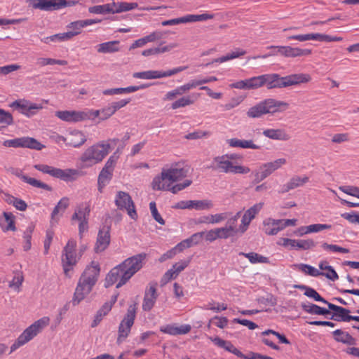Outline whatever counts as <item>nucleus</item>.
<instances>
[{
    "instance_id": "nucleus-1",
    "label": "nucleus",
    "mask_w": 359,
    "mask_h": 359,
    "mask_svg": "<svg viewBox=\"0 0 359 359\" xmlns=\"http://www.w3.org/2000/svg\"><path fill=\"white\" fill-rule=\"evenodd\" d=\"M147 257L144 252L139 253L126 259L121 264L110 270L105 278V287L117 283L116 288L125 285L144 265Z\"/></svg>"
},
{
    "instance_id": "nucleus-2",
    "label": "nucleus",
    "mask_w": 359,
    "mask_h": 359,
    "mask_svg": "<svg viewBox=\"0 0 359 359\" xmlns=\"http://www.w3.org/2000/svg\"><path fill=\"white\" fill-rule=\"evenodd\" d=\"M100 272V266L98 262H91L79 279L75 292L74 293L72 304L78 305L85 297L90 294L93 287L97 282Z\"/></svg>"
},
{
    "instance_id": "nucleus-3",
    "label": "nucleus",
    "mask_w": 359,
    "mask_h": 359,
    "mask_svg": "<svg viewBox=\"0 0 359 359\" xmlns=\"http://www.w3.org/2000/svg\"><path fill=\"white\" fill-rule=\"evenodd\" d=\"M263 75V86L267 89L283 88L291 86L306 83L311 80L308 74H293L285 76H280L278 74H266Z\"/></svg>"
},
{
    "instance_id": "nucleus-4",
    "label": "nucleus",
    "mask_w": 359,
    "mask_h": 359,
    "mask_svg": "<svg viewBox=\"0 0 359 359\" xmlns=\"http://www.w3.org/2000/svg\"><path fill=\"white\" fill-rule=\"evenodd\" d=\"M287 102L269 98L260 102L255 106L250 107L247 111V116L250 118H259L266 114H274L285 110L288 108Z\"/></svg>"
},
{
    "instance_id": "nucleus-5",
    "label": "nucleus",
    "mask_w": 359,
    "mask_h": 359,
    "mask_svg": "<svg viewBox=\"0 0 359 359\" xmlns=\"http://www.w3.org/2000/svg\"><path fill=\"white\" fill-rule=\"evenodd\" d=\"M111 144L101 142L89 147L81 156L84 167H91L101 162L107 156Z\"/></svg>"
},
{
    "instance_id": "nucleus-6",
    "label": "nucleus",
    "mask_w": 359,
    "mask_h": 359,
    "mask_svg": "<svg viewBox=\"0 0 359 359\" xmlns=\"http://www.w3.org/2000/svg\"><path fill=\"white\" fill-rule=\"evenodd\" d=\"M50 323L48 317H43L35 321L33 324L26 328L23 332L18 337L17 340L11 346V352L15 351L21 346L25 344L39 333H40L44 327L48 326Z\"/></svg>"
},
{
    "instance_id": "nucleus-7",
    "label": "nucleus",
    "mask_w": 359,
    "mask_h": 359,
    "mask_svg": "<svg viewBox=\"0 0 359 359\" xmlns=\"http://www.w3.org/2000/svg\"><path fill=\"white\" fill-rule=\"evenodd\" d=\"M76 241L69 239L62 250L61 261L64 273L67 276H69V272L73 270L79 259V257H76Z\"/></svg>"
},
{
    "instance_id": "nucleus-8",
    "label": "nucleus",
    "mask_w": 359,
    "mask_h": 359,
    "mask_svg": "<svg viewBox=\"0 0 359 359\" xmlns=\"http://www.w3.org/2000/svg\"><path fill=\"white\" fill-rule=\"evenodd\" d=\"M137 304L135 303L128 306L127 313L118 326V336L117 343H122L130 332L136 316Z\"/></svg>"
},
{
    "instance_id": "nucleus-9",
    "label": "nucleus",
    "mask_w": 359,
    "mask_h": 359,
    "mask_svg": "<svg viewBox=\"0 0 359 359\" xmlns=\"http://www.w3.org/2000/svg\"><path fill=\"white\" fill-rule=\"evenodd\" d=\"M34 168L43 173L48 174L53 177L58 178L66 182L74 180V176L77 174V170L74 169L62 170L46 164H36L34 165Z\"/></svg>"
},
{
    "instance_id": "nucleus-10",
    "label": "nucleus",
    "mask_w": 359,
    "mask_h": 359,
    "mask_svg": "<svg viewBox=\"0 0 359 359\" xmlns=\"http://www.w3.org/2000/svg\"><path fill=\"white\" fill-rule=\"evenodd\" d=\"M226 155L216 156L213 161L217 163V168L221 172L225 173L233 174H247L250 172V169L243 165H234L233 163L226 158Z\"/></svg>"
},
{
    "instance_id": "nucleus-11",
    "label": "nucleus",
    "mask_w": 359,
    "mask_h": 359,
    "mask_svg": "<svg viewBox=\"0 0 359 359\" xmlns=\"http://www.w3.org/2000/svg\"><path fill=\"white\" fill-rule=\"evenodd\" d=\"M3 145L6 147L28 148L37 151H40L45 147V146L37 140L30 137H22L13 140H7L4 142Z\"/></svg>"
},
{
    "instance_id": "nucleus-12",
    "label": "nucleus",
    "mask_w": 359,
    "mask_h": 359,
    "mask_svg": "<svg viewBox=\"0 0 359 359\" xmlns=\"http://www.w3.org/2000/svg\"><path fill=\"white\" fill-rule=\"evenodd\" d=\"M210 339L218 347L224 348L228 352H230L237 357L242 359H258L259 353L249 352L248 354H243L238 348H236L230 341L224 340L219 337H210Z\"/></svg>"
},
{
    "instance_id": "nucleus-13",
    "label": "nucleus",
    "mask_w": 359,
    "mask_h": 359,
    "mask_svg": "<svg viewBox=\"0 0 359 359\" xmlns=\"http://www.w3.org/2000/svg\"><path fill=\"white\" fill-rule=\"evenodd\" d=\"M188 68L187 66H180L168 71H156L149 70L145 72H135L133 74V77L142 79H160L163 77L171 76L177 74Z\"/></svg>"
},
{
    "instance_id": "nucleus-14",
    "label": "nucleus",
    "mask_w": 359,
    "mask_h": 359,
    "mask_svg": "<svg viewBox=\"0 0 359 359\" xmlns=\"http://www.w3.org/2000/svg\"><path fill=\"white\" fill-rule=\"evenodd\" d=\"M115 204L120 210H126L128 215L132 219H136L137 214L135 210V204L129 194L119 191L116 194Z\"/></svg>"
},
{
    "instance_id": "nucleus-15",
    "label": "nucleus",
    "mask_w": 359,
    "mask_h": 359,
    "mask_svg": "<svg viewBox=\"0 0 359 359\" xmlns=\"http://www.w3.org/2000/svg\"><path fill=\"white\" fill-rule=\"evenodd\" d=\"M327 306L330 311H333L332 313H331L330 317L327 316L330 320L338 322H349L351 320L359 322V316L349 315L351 311L348 309L335 305L330 302H329Z\"/></svg>"
},
{
    "instance_id": "nucleus-16",
    "label": "nucleus",
    "mask_w": 359,
    "mask_h": 359,
    "mask_svg": "<svg viewBox=\"0 0 359 359\" xmlns=\"http://www.w3.org/2000/svg\"><path fill=\"white\" fill-rule=\"evenodd\" d=\"M190 167L183 163H177L168 169H164L168 177V181L175 182L186 177Z\"/></svg>"
},
{
    "instance_id": "nucleus-17",
    "label": "nucleus",
    "mask_w": 359,
    "mask_h": 359,
    "mask_svg": "<svg viewBox=\"0 0 359 359\" xmlns=\"http://www.w3.org/2000/svg\"><path fill=\"white\" fill-rule=\"evenodd\" d=\"M110 238V226H103L99 230L94 251L96 253L104 251L109 245Z\"/></svg>"
},
{
    "instance_id": "nucleus-18",
    "label": "nucleus",
    "mask_w": 359,
    "mask_h": 359,
    "mask_svg": "<svg viewBox=\"0 0 359 359\" xmlns=\"http://www.w3.org/2000/svg\"><path fill=\"white\" fill-rule=\"evenodd\" d=\"M156 286V283H150L149 284V287L145 290L142 303L143 311H149L154 307L158 297Z\"/></svg>"
},
{
    "instance_id": "nucleus-19",
    "label": "nucleus",
    "mask_w": 359,
    "mask_h": 359,
    "mask_svg": "<svg viewBox=\"0 0 359 359\" xmlns=\"http://www.w3.org/2000/svg\"><path fill=\"white\" fill-rule=\"evenodd\" d=\"M55 114L60 120L71 123H76L88 118V115L84 111H57Z\"/></svg>"
},
{
    "instance_id": "nucleus-20",
    "label": "nucleus",
    "mask_w": 359,
    "mask_h": 359,
    "mask_svg": "<svg viewBox=\"0 0 359 359\" xmlns=\"http://www.w3.org/2000/svg\"><path fill=\"white\" fill-rule=\"evenodd\" d=\"M271 49H277V53L285 57H300L311 54V49H302L299 48H292L291 46H275L269 47Z\"/></svg>"
},
{
    "instance_id": "nucleus-21",
    "label": "nucleus",
    "mask_w": 359,
    "mask_h": 359,
    "mask_svg": "<svg viewBox=\"0 0 359 359\" xmlns=\"http://www.w3.org/2000/svg\"><path fill=\"white\" fill-rule=\"evenodd\" d=\"M191 326L189 325H182L176 326L175 324H169L160 327V331L170 335L185 334L190 332Z\"/></svg>"
},
{
    "instance_id": "nucleus-22",
    "label": "nucleus",
    "mask_w": 359,
    "mask_h": 359,
    "mask_svg": "<svg viewBox=\"0 0 359 359\" xmlns=\"http://www.w3.org/2000/svg\"><path fill=\"white\" fill-rule=\"evenodd\" d=\"M13 173L19 178H20L23 182L32 185V187L41 188L48 191H52V187H50L48 184L42 182L38 180H36L35 178H32L25 175H23L21 170H16Z\"/></svg>"
},
{
    "instance_id": "nucleus-23",
    "label": "nucleus",
    "mask_w": 359,
    "mask_h": 359,
    "mask_svg": "<svg viewBox=\"0 0 359 359\" xmlns=\"http://www.w3.org/2000/svg\"><path fill=\"white\" fill-rule=\"evenodd\" d=\"M334 339L337 342L344 344L355 346L357 344L356 339L348 332H344L341 329H337L332 332Z\"/></svg>"
},
{
    "instance_id": "nucleus-24",
    "label": "nucleus",
    "mask_w": 359,
    "mask_h": 359,
    "mask_svg": "<svg viewBox=\"0 0 359 359\" xmlns=\"http://www.w3.org/2000/svg\"><path fill=\"white\" fill-rule=\"evenodd\" d=\"M263 135L271 140L287 141L291 136L284 129H266L263 131Z\"/></svg>"
},
{
    "instance_id": "nucleus-25",
    "label": "nucleus",
    "mask_w": 359,
    "mask_h": 359,
    "mask_svg": "<svg viewBox=\"0 0 359 359\" xmlns=\"http://www.w3.org/2000/svg\"><path fill=\"white\" fill-rule=\"evenodd\" d=\"M163 43H164L163 42H161L159 44V46L157 47H153V48H150L144 50L142 52V55L145 57L154 55H158L161 53H164L165 52H169L172 49H173L177 46V44L175 43H170L166 46H163Z\"/></svg>"
},
{
    "instance_id": "nucleus-26",
    "label": "nucleus",
    "mask_w": 359,
    "mask_h": 359,
    "mask_svg": "<svg viewBox=\"0 0 359 359\" xmlns=\"http://www.w3.org/2000/svg\"><path fill=\"white\" fill-rule=\"evenodd\" d=\"M68 146L79 147L87 140L86 135L79 130H74L68 134Z\"/></svg>"
},
{
    "instance_id": "nucleus-27",
    "label": "nucleus",
    "mask_w": 359,
    "mask_h": 359,
    "mask_svg": "<svg viewBox=\"0 0 359 359\" xmlns=\"http://www.w3.org/2000/svg\"><path fill=\"white\" fill-rule=\"evenodd\" d=\"M229 145L231 147H240L242 149H259L261 146L254 143L252 140H239L237 138H231L227 140Z\"/></svg>"
},
{
    "instance_id": "nucleus-28",
    "label": "nucleus",
    "mask_w": 359,
    "mask_h": 359,
    "mask_svg": "<svg viewBox=\"0 0 359 359\" xmlns=\"http://www.w3.org/2000/svg\"><path fill=\"white\" fill-rule=\"evenodd\" d=\"M263 231L269 236L276 235L280 231V226L278 219L267 218L263 222Z\"/></svg>"
},
{
    "instance_id": "nucleus-29",
    "label": "nucleus",
    "mask_w": 359,
    "mask_h": 359,
    "mask_svg": "<svg viewBox=\"0 0 359 359\" xmlns=\"http://www.w3.org/2000/svg\"><path fill=\"white\" fill-rule=\"evenodd\" d=\"M301 307L304 312L313 315H322L327 317V315L331 314L329 309H327L311 303H302Z\"/></svg>"
},
{
    "instance_id": "nucleus-30",
    "label": "nucleus",
    "mask_w": 359,
    "mask_h": 359,
    "mask_svg": "<svg viewBox=\"0 0 359 359\" xmlns=\"http://www.w3.org/2000/svg\"><path fill=\"white\" fill-rule=\"evenodd\" d=\"M168 177L164 168L162 170L161 175L156 176L151 182V187L154 190H168L170 184H167Z\"/></svg>"
},
{
    "instance_id": "nucleus-31",
    "label": "nucleus",
    "mask_w": 359,
    "mask_h": 359,
    "mask_svg": "<svg viewBox=\"0 0 359 359\" xmlns=\"http://www.w3.org/2000/svg\"><path fill=\"white\" fill-rule=\"evenodd\" d=\"M11 107L18 109L20 112L25 115L27 110L30 109H41L43 108L41 104L30 103L27 100H15L11 104Z\"/></svg>"
},
{
    "instance_id": "nucleus-32",
    "label": "nucleus",
    "mask_w": 359,
    "mask_h": 359,
    "mask_svg": "<svg viewBox=\"0 0 359 359\" xmlns=\"http://www.w3.org/2000/svg\"><path fill=\"white\" fill-rule=\"evenodd\" d=\"M286 163L285 158H278L273 162H269L263 164L260 166L261 170L264 172V175L267 177L272 174L275 170H278L283 165Z\"/></svg>"
},
{
    "instance_id": "nucleus-33",
    "label": "nucleus",
    "mask_w": 359,
    "mask_h": 359,
    "mask_svg": "<svg viewBox=\"0 0 359 359\" xmlns=\"http://www.w3.org/2000/svg\"><path fill=\"white\" fill-rule=\"evenodd\" d=\"M100 22V20H92V19L77 20V21L71 22L69 25H68L67 27L72 29V31H69V32L76 33V36L81 33V28L85 27L88 25H91L93 24Z\"/></svg>"
},
{
    "instance_id": "nucleus-34",
    "label": "nucleus",
    "mask_w": 359,
    "mask_h": 359,
    "mask_svg": "<svg viewBox=\"0 0 359 359\" xmlns=\"http://www.w3.org/2000/svg\"><path fill=\"white\" fill-rule=\"evenodd\" d=\"M3 215L5 218V222L7 223L6 225L4 222L0 223L1 228L4 232H6L8 231H16V227L15 224V217L12 212H4Z\"/></svg>"
},
{
    "instance_id": "nucleus-35",
    "label": "nucleus",
    "mask_w": 359,
    "mask_h": 359,
    "mask_svg": "<svg viewBox=\"0 0 359 359\" xmlns=\"http://www.w3.org/2000/svg\"><path fill=\"white\" fill-rule=\"evenodd\" d=\"M76 33L72 32H65V33H59L50 36L45 37L41 39V41L46 43H48L50 41H65L71 39L72 37L76 36Z\"/></svg>"
},
{
    "instance_id": "nucleus-36",
    "label": "nucleus",
    "mask_w": 359,
    "mask_h": 359,
    "mask_svg": "<svg viewBox=\"0 0 359 359\" xmlns=\"http://www.w3.org/2000/svg\"><path fill=\"white\" fill-rule=\"evenodd\" d=\"M113 176V172L109 170H106L102 168L100 171L98 179H97V184H98V190L100 192L102 191V189L106 186L107 183L111 180Z\"/></svg>"
},
{
    "instance_id": "nucleus-37",
    "label": "nucleus",
    "mask_w": 359,
    "mask_h": 359,
    "mask_svg": "<svg viewBox=\"0 0 359 359\" xmlns=\"http://www.w3.org/2000/svg\"><path fill=\"white\" fill-rule=\"evenodd\" d=\"M119 41H111L100 43L97 46V52L102 53H115L119 50Z\"/></svg>"
},
{
    "instance_id": "nucleus-38",
    "label": "nucleus",
    "mask_w": 359,
    "mask_h": 359,
    "mask_svg": "<svg viewBox=\"0 0 359 359\" xmlns=\"http://www.w3.org/2000/svg\"><path fill=\"white\" fill-rule=\"evenodd\" d=\"M116 4H106L103 5L94 6L89 8L88 11L95 14L114 13L113 6H116Z\"/></svg>"
},
{
    "instance_id": "nucleus-39",
    "label": "nucleus",
    "mask_w": 359,
    "mask_h": 359,
    "mask_svg": "<svg viewBox=\"0 0 359 359\" xmlns=\"http://www.w3.org/2000/svg\"><path fill=\"white\" fill-rule=\"evenodd\" d=\"M199 94L197 95H192V96H184L179 100L172 103L171 107L172 109H176L180 107H184L186 106L194 104L195 100L198 98Z\"/></svg>"
},
{
    "instance_id": "nucleus-40",
    "label": "nucleus",
    "mask_w": 359,
    "mask_h": 359,
    "mask_svg": "<svg viewBox=\"0 0 359 359\" xmlns=\"http://www.w3.org/2000/svg\"><path fill=\"white\" fill-rule=\"evenodd\" d=\"M239 255L244 256L248 258L252 264L256 263H264L269 264L270 262L269 259L266 257H264L256 252H240Z\"/></svg>"
},
{
    "instance_id": "nucleus-41",
    "label": "nucleus",
    "mask_w": 359,
    "mask_h": 359,
    "mask_svg": "<svg viewBox=\"0 0 359 359\" xmlns=\"http://www.w3.org/2000/svg\"><path fill=\"white\" fill-rule=\"evenodd\" d=\"M111 310V309H110L109 304H104L97 311L95 318L91 323V327H97L102 321L103 317L107 315Z\"/></svg>"
},
{
    "instance_id": "nucleus-42",
    "label": "nucleus",
    "mask_w": 359,
    "mask_h": 359,
    "mask_svg": "<svg viewBox=\"0 0 359 359\" xmlns=\"http://www.w3.org/2000/svg\"><path fill=\"white\" fill-rule=\"evenodd\" d=\"M246 53V51L240 48L236 49L235 51L227 53L226 55L220 57L219 58L215 59L212 63L214 62H224L228 61L229 60L235 59L241 56L244 55Z\"/></svg>"
},
{
    "instance_id": "nucleus-43",
    "label": "nucleus",
    "mask_w": 359,
    "mask_h": 359,
    "mask_svg": "<svg viewBox=\"0 0 359 359\" xmlns=\"http://www.w3.org/2000/svg\"><path fill=\"white\" fill-rule=\"evenodd\" d=\"M35 226L33 224V223L29 224V225L27 227L26 230L24 231L23 233V238L25 241V243L23 245V250L25 251H28L31 249L32 243V233L34 230Z\"/></svg>"
},
{
    "instance_id": "nucleus-44",
    "label": "nucleus",
    "mask_w": 359,
    "mask_h": 359,
    "mask_svg": "<svg viewBox=\"0 0 359 359\" xmlns=\"http://www.w3.org/2000/svg\"><path fill=\"white\" fill-rule=\"evenodd\" d=\"M294 266L303 273L313 277H317L323 274L321 271L307 264H295Z\"/></svg>"
},
{
    "instance_id": "nucleus-45",
    "label": "nucleus",
    "mask_w": 359,
    "mask_h": 359,
    "mask_svg": "<svg viewBox=\"0 0 359 359\" xmlns=\"http://www.w3.org/2000/svg\"><path fill=\"white\" fill-rule=\"evenodd\" d=\"M69 206V198L67 197L62 198L57 204V205L54 208L52 213H51V219L52 220L55 219L56 215L61 211L65 212V210Z\"/></svg>"
},
{
    "instance_id": "nucleus-46",
    "label": "nucleus",
    "mask_w": 359,
    "mask_h": 359,
    "mask_svg": "<svg viewBox=\"0 0 359 359\" xmlns=\"http://www.w3.org/2000/svg\"><path fill=\"white\" fill-rule=\"evenodd\" d=\"M29 4L35 9L50 11V0H29Z\"/></svg>"
},
{
    "instance_id": "nucleus-47",
    "label": "nucleus",
    "mask_w": 359,
    "mask_h": 359,
    "mask_svg": "<svg viewBox=\"0 0 359 359\" xmlns=\"http://www.w3.org/2000/svg\"><path fill=\"white\" fill-rule=\"evenodd\" d=\"M138 6L137 3L121 2L118 4V7L114 9V13H119L121 12L131 11Z\"/></svg>"
},
{
    "instance_id": "nucleus-48",
    "label": "nucleus",
    "mask_w": 359,
    "mask_h": 359,
    "mask_svg": "<svg viewBox=\"0 0 359 359\" xmlns=\"http://www.w3.org/2000/svg\"><path fill=\"white\" fill-rule=\"evenodd\" d=\"M0 123L4 124V126L12 125L13 123L12 114L4 109H0Z\"/></svg>"
},
{
    "instance_id": "nucleus-49",
    "label": "nucleus",
    "mask_w": 359,
    "mask_h": 359,
    "mask_svg": "<svg viewBox=\"0 0 359 359\" xmlns=\"http://www.w3.org/2000/svg\"><path fill=\"white\" fill-rule=\"evenodd\" d=\"M193 208L196 210H209L213 207V203L209 200L193 201Z\"/></svg>"
},
{
    "instance_id": "nucleus-50",
    "label": "nucleus",
    "mask_w": 359,
    "mask_h": 359,
    "mask_svg": "<svg viewBox=\"0 0 359 359\" xmlns=\"http://www.w3.org/2000/svg\"><path fill=\"white\" fill-rule=\"evenodd\" d=\"M76 212H79V215L81 216L82 220H88V217L90 214V205L88 203L81 204L76 210Z\"/></svg>"
},
{
    "instance_id": "nucleus-51",
    "label": "nucleus",
    "mask_w": 359,
    "mask_h": 359,
    "mask_svg": "<svg viewBox=\"0 0 359 359\" xmlns=\"http://www.w3.org/2000/svg\"><path fill=\"white\" fill-rule=\"evenodd\" d=\"M309 182V177H304L303 178H301L299 176H294L290 179V180L288 182L289 184L290 185L291 188L292 189L301 187Z\"/></svg>"
},
{
    "instance_id": "nucleus-52",
    "label": "nucleus",
    "mask_w": 359,
    "mask_h": 359,
    "mask_svg": "<svg viewBox=\"0 0 359 359\" xmlns=\"http://www.w3.org/2000/svg\"><path fill=\"white\" fill-rule=\"evenodd\" d=\"M316 245V243L312 239L297 240V248L304 250H310Z\"/></svg>"
},
{
    "instance_id": "nucleus-53",
    "label": "nucleus",
    "mask_w": 359,
    "mask_h": 359,
    "mask_svg": "<svg viewBox=\"0 0 359 359\" xmlns=\"http://www.w3.org/2000/svg\"><path fill=\"white\" fill-rule=\"evenodd\" d=\"M217 229L219 239H227L236 235L232 232L233 229L231 227L227 228L226 226H224V227L217 228Z\"/></svg>"
},
{
    "instance_id": "nucleus-54",
    "label": "nucleus",
    "mask_w": 359,
    "mask_h": 359,
    "mask_svg": "<svg viewBox=\"0 0 359 359\" xmlns=\"http://www.w3.org/2000/svg\"><path fill=\"white\" fill-rule=\"evenodd\" d=\"M304 295L313 299L316 302H320L325 304H328L329 302L322 297L312 287H309L307 292H304Z\"/></svg>"
},
{
    "instance_id": "nucleus-55",
    "label": "nucleus",
    "mask_w": 359,
    "mask_h": 359,
    "mask_svg": "<svg viewBox=\"0 0 359 359\" xmlns=\"http://www.w3.org/2000/svg\"><path fill=\"white\" fill-rule=\"evenodd\" d=\"M149 208L151 210V213L154 219L160 224L164 225L165 220L162 218L161 215L158 213V210L156 208V205L154 201H152L149 203Z\"/></svg>"
},
{
    "instance_id": "nucleus-56",
    "label": "nucleus",
    "mask_w": 359,
    "mask_h": 359,
    "mask_svg": "<svg viewBox=\"0 0 359 359\" xmlns=\"http://www.w3.org/2000/svg\"><path fill=\"white\" fill-rule=\"evenodd\" d=\"M321 247L327 251L338 252L341 253H348L349 250L344 248L337 245L328 244L327 243H323Z\"/></svg>"
},
{
    "instance_id": "nucleus-57",
    "label": "nucleus",
    "mask_w": 359,
    "mask_h": 359,
    "mask_svg": "<svg viewBox=\"0 0 359 359\" xmlns=\"http://www.w3.org/2000/svg\"><path fill=\"white\" fill-rule=\"evenodd\" d=\"M264 206V203L260 202L255 204L253 206L250 208L248 210L245 211L246 215L250 217V219H253L256 215L259 213V212L262 210Z\"/></svg>"
},
{
    "instance_id": "nucleus-58",
    "label": "nucleus",
    "mask_w": 359,
    "mask_h": 359,
    "mask_svg": "<svg viewBox=\"0 0 359 359\" xmlns=\"http://www.w3.org/2000/svg\"><path fill=\"white\" fill-rule=\"evenodd\" d=\"M250 89H257L263 86V75L248 79Z\"/></svg>"
},
{
    "instance_id": "nucleus-59",
    "label": "nucleus",
    "mask_w": 359,
    "mask_h": 359,
    "mask_svg": "<svg viewBox=\"0 0 359 359\" xmlns=\"http://www.w3.org/2000/svg\"><path fill=\"white\" fill-rule=\"evenodd\" d=\"M339 190L344 193L359 198V187L354 186H341Z\"/></svg>"
},
{
    "instance_id": "nucleus-60",
    "label": "nucleus",
    "mask_w": 359,
    "mask_h": 359,
    "mask_svg": "<svg viewBox=\"0 0 359 359\" xmlns=\"http://www.w3.org/2000/svg\"><path fill=\"white\" fill-rule=\"evenodd\" d=\"M54 231L51 229H47L46 232V238L44 241V254L47 255L48 253L50 246L51 244V242L53 241V236H54Z\"/></svg>"
},
{
    "instance_id": "nucleus-61",
    "label": "nucleus",
    "mask_w": 359,
    "mask_h": 359,
    "mask_svg": "<svg viewBox=\"0 0 359 359\" xmlns=\"http://www.w3.org/2000/svg\"><path fill=\"white\" fill-rule=\"evenodd\" d=\"M192 181L190 180H185L182 183L177 184L172 187H169L168 191H170L172 194H177L180 191L184 189L185 188L190 186Z\"/></svg>"
},
{
    "instance_id": "nucleus-62",
    "label": "nucleus",
    "mask_w": 359,
    "mask_h": 359,
    "mask_svg": "<svg viewBox=\"0 0 359 359\" xmlns=\"http://www.w3.org/2000/svg\"><path fill=\"white\" fill-rule=\"evenodd\" d=\"M189 264V260H181L173 264L171 269L175 273V276H177L181 271L188 266Z\"/></svg>"
},
{
    "instance_id": "nucleus-63",
    "label": "nucleus",
    "mask_w": 359,
    "mask_h": 359,
    "mask_svg": "<svg viewBox=\"0 0 359 359\" xmlns=\"http://www.w3.org/2000/svg\"><path fill=\"white\" fill-rule=\"evenodd\" d=\"M332 226L326 224H314L308 226V232L316 233L325 229H330Z\"/></svg>"
},
{
    "instance_id": "nucleus-64",
    "label": "nucleus",
    "mask_w": 359,
    "mask_h": 359,
    "mask_svg": "<svg viewBox=\"0 0 359 359\" xmlns=\"http://www.w3.org/2000/svg\"><path fill=\"white\" fill-rule=\"evenodd\" d=\"M341 216L352 224H359V214H357L354 212H352L351 213L345 212L341 214Z\"/></svg>"
}]
</instances>
